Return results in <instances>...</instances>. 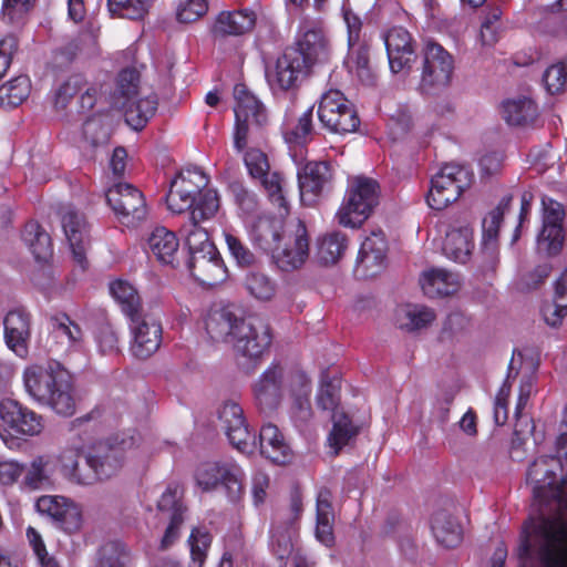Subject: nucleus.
<instances>
[{"mask_svg":"<svg viewBox=\"0 0 567 567\" xmlns=\"http://www.w3.org/2000/svg\"><path fill=\"white\" fill-rule=\"evenodd\" d=\"M272 342L270 326L259 317H249L239 322L234 349L249 360H258L268 352Z\"/></svg>","mask_w":567,"mask_h":567,"instance_id":"6ab92c4d","label":"nucleus"},{"mask_svg":"<svg viewBox=\"0 0 567 567\" xmlns=\"http://www.w3.org/2000/svg\"><path fill=\"white\" fill-rule=\"evenodd\" d=\"M110 293L130 320L142 316L141 298L135 287L126 280L117 279L110 284Z\"/></svg>","mask_w":567,"mask_h":567,"instance_id":"de8ad7c7","label":"nucleus"},{"mask_svg":"<svg viewBox=\"0 0 567 567\" xmlns=\"http://www.w3.org/2000/svg\"><path fill=\"white\" fill-rule=\"evenodd\" d=\"M511 200V196L503 197L482 221V249L491 257L496 252L499 226Z\"/></svg>","mask_w":567,"mask_h":567,"instance_id":"37998d69","label":"nucleus"},{"mask_svg":"<svg viewBox=\"0 0 567 567\" xmlns=\"http://www.w3.org/2000/svg\"><path fill=\"white\" fill-rule=\"evenodd\" d=\"M105 198L118 221L127 227L146 217L145 198L140 189L127 183H117L105 193Z\"/></svg>","mask_w":567,"mask_h":567,"instance_id":"a211bd4d","label":"nucleus"},{"mask_svg":"<svg viewBox=\"0 0 567 567\" xmlns=\"http://www.w3.org/2000/svg\"><path fill=\"white\" fill-rule=\"evenodd\" d=\"M330 492L321 489L316 504V539L323 546L331 548L334 545L333 523L334 514L330 501Z\"/></svg>","mask_w":567,"mask_h":567,"instance_id":"58836bf2","label":"nucleus"},{"mask_svg":"<svg viewBox=\"0 0 567 567\" xmlns=\"http://www.w3.org/2000/svg\"><path fill=\"white\" fill-rule=\"evenodd\" d=\"M218 416L229 443L239 452L251 454L259 447L260 453L275 464H286L291 460V449L279 429L270 423L265 424L257 440L256 433L249 429L243 408L236 401H226Z\"/></svg>","mask_w":567,"mask_h":567,"instance_id":"f03ea898","label":"nucleus"},{"mask_svg":"<svg viewBox=\"0 0 567 567\" xmlns=\"http://www.w3.org/2000/svg\"><path fill=\"white\" fill-rule=\"evenodd\" d=\"M34 0H3L1 16L2 19L13 25L23 22L25 14L32 8Z\"/></svg>","mask_w":567,"mask_h":567,"instance_id":"774afa93","label":"nucleus"},{"mask_svg":"<svg viewBox=\"0 0 567 567\" xmlns=\"http://www.w3.org/2000/svg\"><path fill=\"white\" fill-rule=\"evenodd\" d=\"M245 287L259 301H269L277 292V282L261 271H249L245 278Z\"/></svg>","mask_w":567,"mask_h":567,"instance_id":"6e6d98bb","label":"nucleus"},{"mask_svg":"<svg viewBox=\"0 0 567 567\" xmlns=\"http://www.w3.org/2000/svg\"><path fill=\"white\" fill-rule=\"evenodd\" d=\"M42 429L41 415L11 399L0 402V437L9 449L19 445L14 434L34 436L40 434Z\"/></svg>","mask_w":567,"mask_h":567,"instance_id":"9b49d317","label":"nucleus"},{"mask_svg":"<svg viewBox=\"0 0 567 567\" xmlns=\"http://www.w3.org/2000/svg\"><path fill=\"white\" fill-rule=\"evenodd\" d=\"M37 511L52 518L65 533H73L81 527L80 507L72 501L58 495H43L35 502Z\"/></svg>","mask_w":567,"mask_h":567,"instance_id":"b1692460","label":"nucleus"},{"mask_svg":"<svg viewBox=\"0 0 567 567\" xmlns=\"http://www.w3.org/2000/svg\"><path fill=\"white\" fill-rule=\"evenodd\" d=\"M317 113L322 126L331 133H352L360 125L353 104L339 90H330L322 94Z\"/></svg>","mask_w":567,"mask_h":567,"instance_id":"ddd939ff","label":"nucleus"},{"mask_svg":"<svg viewBox=\"0 0 567 567\" xmlns=\"http://www.w3.org/2000/svg\"><path fill=\"white\" fill-rule=\"evenodd\" d=\"M55 454L47 453L33 457L24 465L22 484L32 491L47 489L53 485L56 473Z\"/></svg>","mask_w":567,"mask_h":567,"instance_id":"7c9ffc66","label":"nucleus"},{"mask_svg":"<svg viewBox=\"0 0 567 567\" xmlns=\"http://www.w3.org/2000/svg\"><path fill=\"white\" fill-rule=\"evenodd\" d=\"M289 49L300 52L310 69L313 64L324 62L329 58L328 42L323 32L319 29L305 31L296 44L289 47Z\"/></svg>","mask_w":567,"mask_h":567,"instance_id":"c9c22d12","label":"nucleus"},{"mask_svg":"<svg viewBox=\"0 0 567 567\" xmlns=\"http://www.w3.org/2000/svg\"><path fill=\"white\" fill-rule=\"evenodd\" d=\"M147 251L161 264L175 266L179 241L175 233L165 227H156L147 237Z\"/></svg>","mask_w":567,"mask_h":567,"instance_id":"4c0bfd02","label":"nucleus"},{"mask_svg":"<svg viewBox=\"0 0 567 567\" xmlns=\"http://www.w3.org/2000/svg\"><path fill=\"white\" fill-rule=\"evenodd\" d=\"M140 73L135 68L123 69L116 78V85L111 95L112 105L123 106L127 101L138 96Z\"/></svg>","mask_w":567,"mask_h":567,"instance_id":"3c124183","label":"nucleus"},{"mask_svg":"<svg viewBox=\"0 0 567 567\" xmlns=\"http://www.w3.org/2000/svg\"><path fill=\"white\" fill-rule=\"evenodd\" d=\"M56 472L60 471L62 476L69 482L78 485H91L94 483V476L89 472L83 473L80 470L79 461L81 457V449H65L56 455Z\"/></svg>","mask_w":567,"mask_h":567,"instance_id":"49530a36","label":"nucleus"},{"mask_svg":"<svg viewBox=\"0 0 567 567\" xmlns=\"http://www.w3.org/2000/svg\"><path fill=\"white\" fill-rule=\"evenodd\" d=\"M223 235L229 255L239 266L248 267L255 262V255L238 236L230 230H224Z\"/></svg>","mask_w":567,"mask_h":567,"instance_id":"0e129e2a","label":"nucleus"},{"mask_svg":"<svg viewBox=\"0 0 567 567\" xmlns=\"http://www.w3.org/2000/svg\"><path fill=\"white\" fill-rule=\"evenodd\" d=\"M543 226L537 236V245L548 255L560 251L564 243L563 220L565 210L560 203L549 197H543Z\"/></svg>","mask_w":567,"mask_h":567,"instance_id":"412c9836","label":"nucleus"},{"mask_svg":"<svg viewBox=\"0 0 567 567\" xmlns=\"http://www.w3.org/2000/svg\"><path fill=\"white\" fill-rule=\"evenodd\" d=\"M502 107L504 120L514 126L532 124L538 116L537 104L527 96L506 100Z\"/></svg>","mask_w":567,"mask_h":567,"instance_id":"c03bdc74","label":"nucleus"},{"mask_svg":"<svg viewBox=\"0 0 567 567\" xmlns=\"http://www.w3.org/2000/svg\"><path fill=\"white\" fill-rule=\"evenodd\" d=\"M341 12L348 33V54L344 65L349 73L357 76L363 85H373L375 73L370 63V47L361 38L362 21L346 2L342 4Z\"/></svg>","mask_w":567,"mask_h":567,"instance_id":"423d86ee","label":"nucleus"},{"mask_svg":"<svg viewBox=\"0 0 567 567\" xmlns=\"http://www.w3.org/2000/svg\"><path fill=\"white\" fill-rule=\"evenodd\" d=\"M208 11V0H178L176 19L181 23H192L204 17Z\"/></svg>","mask_w":567,"mask_h":567,"instance_id":"69168bd1","label":"nucleus"},{"mask_svg":"<svg viewBox=\"0 0 567 567\" xmlns=\"http://www.w3.org/2000/svg\"><path fill=\"white\" fill-rule=\"evenodd\" d=\"M31 83L28 75H19L0 86V105L18 106L30 94Z\"/></svg>","mask_w":567,"mask_h":567,"instance_id":"5fc2aeb1","label":"nucleus"},{"mask_svg":"<svg viewBox=\"0 0 567 567\" xmlns=\"http://www.w3.org/2000/svg\"><path fill=\"white\" fill-rule=\"evenodd\" d=\"M473 174L457 164H445L431 179L426 202L435 210H442L458 199L470 187Z\"/></svg>","mask_w":567,"mask_h":567,"instance_id":"9d476101","label":"nucleus"},{"mask_svg":"<svg viewBox=\"0 0 567 567\" xmlns=\"http://www.w3.org/2000/svg\"><path fill=\"white\" fill-rule=\"evenodd\" d=\"M296 529L292 524L286 526H271L270 547L278 559L285 560L292 555V567H315L316 560L301 550H295L293 538Z\"/></svg>","mask_w":567,"mask_h":567,"instance_id":"cd10ccee","label":"nucleus"},{"mask_svg":"<svg viewBox=\"0 0 567 567\" xmlns=\"http://www.w3.org/2000/svg\"><path fill=\"white\" fill-rule=\"evenodd\" d=\"M141 435L136 431L123 433L101 441L86 455V464L90 467L89 474L96 480H107L115 475L121 468L124 460V452L138 446Z\"/></svg>","mask_w":567,"mask_h":567,"instance_id":"39448f33","label":"nucleus"},{"mask_svg":"<svg viewBox=\"0 0 567 567\" xmlns=\"http://www.w3.org/2000/svg\"><path fill=\"white\" fill-rule=\"evenodd\" d=\"M339 402L338 389L331 382L322 377L320 389L317 394V404L322 410H332V430L328 436L329 445L334 450V454L346 446L351 439L358 434V427L350 417L338 411L336 408Z\"/></svg>","mask_w":567,"mask_h":567,"instance_id":"dca6fc26","label":"nucleus"},{"mask_svg":"<svg viewBox=\"0 0 567 567\" xmlns=\"http://www.w3.org/2000/svg\"><path fill=\"white\" fill-rule=\"evenodd\" d=\"M157 97L154 94L145 97L136 96L123 106H115L124 113L126 124L135 131H140L153 117L157 110Z\"/></svg>","mask_w":567,"mask_h":567,"instance_id":"a19ab883","label":"nucleus"},{"mask_svg":"<svg viewBox=\"0 0 567 567\" xmlns=\"http://www.w3.org/2000/svg\"><path fill=\"white\" fill-rule=\"evenodd\" d=\"M298 185L300 189L301 200L313 202L329 182L331 174L330 168L324 162H308L297 173Z\"/></svg>","mask_w":567,"mask_h":567,"instance_id":"72a5a7b5","label":"nucleus"},{"mask_svg":"<svg viewBox=\"0 0 567 567\" xmlns=\"http://www.w3.org/2000/svg\"><path fill=\"white\" fill-rule=\"evenodd\" d=\"M190 563L188 567H203L212 545V535L205 528L195 527L188 537Z\"/></svg>","mask_w":567,"mask_h":567,"instance_id":"13d9d810","label":"nucleus"},{"mask_svg":"<svg viewBox=\"0 0 567 567\" xmlns=\"http://www.w3.org/2000/svg\"><path fill=\"white\" fill-rule=\"evenodd\" d=\"M473 249V230L470 227L454 228L446 233L442 250L450 260L465 264L470 259Z\"/></svg>","mask_w":567,"mask_h":567,"instance_id":"ea45409f","label":"nucleus"},{"mask_svg":"<svg viewBox=\"0 0 567 567\" xmlns=\"http://www.w3.org/2000/svg\"><path fill=\"white\" fill-rule=\"evenodd\" d=\"M435 319L434 311L423 305L408 303L396 310V323L408 332L426 328Z\"/></svg>","mask_w":567,"mask_h":567,"instance_id":"a18cd8bd","label":"nucleus"},{"mask_svg":"<svg viewBox=\"0 0 567 567\" xmlns=\"http://www.w3.org/2000/svg\"><path fill=\"white\" fill-rule=\"evenodd\" d=\"M567 313V268L555 282L554 300L542 308L545 322L557 327Z\"/></svg>","mask_w":567,"mask_h":567,"instance_id":"09e8293b","label":"nucleus"},{"mask_svg":"<svg viewBox=\"0 0 567 567\" xmlns=\"http://www.w3.org/2000/svg\"><path fill=\"white\" fill-rule=\"evenodd\" d=\"M23 384L32 400L49 406L56 414L71 416L75 412L73 385L69 374L59 363L32 365L23 372Z\"/></svg>","mask_w":567,"mask_h":567,"instance_id":"7ed1b4c3","label":"nucleus"},{"mask_svg":"<svg viewBox=\"0 0 567 567\" xmlns=\"http://www.w3.org/2000/svg\"><path fill=\"white\" fill-rule=\"evenodd\" d=\"M154 0H107L112 16L128 20H140L148 12Z\"/></svg>","mask_w":567,"mask_h":567,"instance_id":"4d7b16f0","label":"nucleus"},{"mask_svg":"<svg viewBox=\"0 0 567 567\" xmlns=\"http://www.w3.org/2000/svg\"><path fill=\"white\" fill-rule=\"evenodd\" d=\"M420 285L425 296L437 298L456 292L460 279L457 274L437 268L423 272Z\"/></svg>","mask_w":567,"mask_h":567,"instance_id":"e433bc0d","label":"nucleus"},{"mask_svg":"<svg viewBox=\"0 0 567 567\" xmlns=\"http://www.w3.org/2000/svg\"><path fill=\"white\" fill-rule=\"evenodd\" d=\"M62 229L70 245L72 256L76 265L84 270L86 260L85 224L81 214L71 206L64 208L61 217Z\"/></svg>","mask_w":567,"mask_h":567,"instance_id":"bb28decb","label":"nucleus"},{"mask_svg":"<svg viewBox=\"0 0 567 567\" xmlns=\"http://www.w3.org/2000/svg\"><path fill=\"white\" fill-rule=\"evenodd\" d=\"M159 519L168 522L161 539V548L167 549L179 536V528L184 522L185 506L182 502V489L178 485H168L157 502Z\"/></svg>","mask_w":567,"mask_h":567,"instance_id":"4be33fe9","label":"nucleus"},{"mask_svg":"<svg viewBox=\"0 0 567 567\" xmlns=\"http://www.w3.org/2000/svg\"><path fill=\"white\" fill-rule=\"evenodd\" d=\"M286 373L278 362H272L252 384L254 396L262 412H272L279 405L287 390L289 378L295 373Z\"/></svg>","mask_w":567,"mask_h":567,"instance_id":"aec40b11","label":"nucleus"},{"mask_svg":"<svg viewBox=\"0 0 567 567\" xmlns=\"http://www.w3.org/2000/svg\"><path fill=\"white\" fill-rule=\"evenodd\" d=\"M22 240L37 261H47L52 256L50 235L35 221H29L22 231Z\"/></svg>","mask_w":567,"mask_h":567,"instance_id":"8fccbe9b","label":"nucleus"},{"mask_svg":"<svg viewBox=\"0 0 567 567\" xmlns=\"http://www.w3.org/2000/svg\"><path fill=\"white\" fill-rule=\"evenodd\" d=\"M309 71L302 54L287 48L274 65L266 66L265 76L271 92L278 94L297 87Z\"/></svg>","mask_w":567,"mask_h":567,"instance_id":"f3484780","label":"nucleus"},{"mask_svg":"<svg viewBox=\"0 0 567 567\" xmlns=\"http://www.w3.org/2000/svg\"><path fill=\"white\" fill-rule=\"evenodd\" d=\"M557 456L539 455L529 463L526 484L535 503L550 515L529 517L520 528L519 567H567V475Z\"/></svg>","mask_w":567,"mask_h":567,"instance_id":"f257e3e1","label":"nucleus"},{"mask_svg":"<svg viewBox=\"0 0 567 567\" xmlns=\"http://www.w3.org/2000/svg\"><path fill=\"white\" fill-rule=\"evenodd\" d=\"M348 247V238L344 233L336 230L328 233L318 239V258L326 265L336 264Z\"/></svg>","mask_w":567,"mask_h":567,"instance_id":"603ef678","label":"nucleus"},{"mask_svg":"<svg viewBox=\"0 0 567 567\" xmlns=\"http://www.w3.org/2000/svg\"><path fill=\"white\" fill-rule=\"evenodd\" d=\"M313 106L308 107L301 116L298 118V123L292 128H286L284 131V137L286 143L295 145H305L310 141L313 125Z\"/></svg>","mask_w":567,"mask_h":567,"instance_id":"052dcab7","label":"nucleus"},{"mask_svg":"<svg viewBox=\"0 0 567 567\" xmlns=\"http://www.w3.org/2000/svg\"><path fill=\"white\" fill-rule=\"evenodd\" d=\"M256 21L257 16L251 9L221 11L216 17L212 31L215 37H237L250 32Z\"/></svg>","mask_w":567,"mask_h":567,"instance_id":"2f4dec72","label":"nucleus"},{"mask_svg":"<svg viewBox=\"0 0 567 567\" xmlns=\"http://www.w3.org/2000/svg\"><path fill=\"white\" fill-rule=\"evenodd\" d=\"M3 328L8 348L19 358H27L30 339L29 313L22 308L10 310L4 317Z\"/></svg>","mask_w":567,"mask_h":567,"instance_id":"a878e982","label":"nucleus"},{"mask_svg":"<svg viewBox=\"0 0 567 567\" xmlns=\"http://www.w3.org/2000/svg\"><path fill=\"white\" fill-rule=\"evenodd\" d=\"M421 58L420 91L433 94L446 87L454 70L453 56L441 44L429 40L423 45Z\"/></svg>","mask_w":567,"mask_h":567,"instance_id":"1a4fd4ad","label":"nucleus"},{"mask_svg":"<svg viewBox=\"0 0 567 567\" xmlns=\"http://www.w3.org/2000/svg\"><path fill=\"white\" fill-rule=\"evenodd\" d=\"M310 393L311 384L308 375L302 371H296L289 378V394L292 398L290 416L297 427L311 417Z\"/></svg>","mask_w":567,"mask_h":567,"instance_id":"c756f323","label":"nucleus"},{"mask_svg":"<svg viewBox=\"0 0 567 567\" xmlns=\"http://www.w3.org/2000/svg\"><path fill=\"white\" fill-rule=\"evenodd\" d=\"M234 97L236 104L234 147L243 152L247 144V136L250 124L261 126L267 122V113L260 101L248 92L244 84H237L234 87Z\"/></svg>","mask_w":567,"mask_h":567,"instance_id":"2eb2a0df","label":"nucleus"},{"mask_svg":"<svg viewBox=\"0 0 567 567\" xmlns=\"http://www.w3.org/2000/svg\"><path fill=\"white\" fill-rule=\"evenodd\" d=\"M131 342L130 352L136 359H147L159 348L162 342V326L156 320L140 316L130 320Z\"/></svg>","mask_w":567,"mask_h":567,"instance_id":"5701e85b","label":"nucleus"},{"mask_svg":"<svg viewBox=\"0 0 567 567\" xmlns=\"http://www.w3.org/2000/svg\"><path fill=\"white\" fill-rule=\"evenodd\" d=\"M432 534L446 548L456 547L463 538L460 523L446 511H439L431 520Z\"/></svg>","mask_w":567,"mask_h":567,"instance_id":"79ce46f5","label":"nucleus"},{"mask_svg":"<svg viewBox=\"0 0 567 567\" xmlns=\"http://www.w3.org/2000/svg\"><path fill=\"white\" fill-rule=\"evenodd\" d=\"M280 243L271 251L272 259L282 271L300 268L309 256V237L307 227L300 219L286 223Z\"/></svg>","mask_w":567,"mask_h":567,"instance_id":"f8f14e48","label":"nucleus"},{"mask_svg":"<svg viewBox=\"0 0 567 567\" xmlns=\"http://www.w3.org/2000/svg\"><path fill=\"white\" fill-rule=\"evenodd\" d=\"M243 320L227 308L213 310L205 321L206 332L213 341L233 343L234 346L237 328Z\"/></svg>","mask_w":567,"mask_h":567,"instance_id":"f704fd0d","label":"nucleus"},{"mask_svg":"<svg viewBox=\"0 0 567 567\" xmlns=\"http://www.w3.org/2000/svg\"><path fill=\"white\" fill-rule=\"evenodd\" d=\"M279 209L277 206H275ZM279 216L261 215L256 218L251 225L250 239L252 244L265 252H271L275 247L281 243L282 233L286 224H284L282 217L287 214H281L278 210Z\"/></svg>","mask_w":567,"mask_h":567,"instance_id":"c85d7f7f","label":"nucleus"},{"mask_svg":"<svg viewBox=\"0 0 567 567\" xmlns=\"http://www.w3.org/2000/svg\"><path fill=\"white\" fill-rule=\"evenodd\" d=\"M190 275L204 285H217L227 278V268L218 250L215 254L189 258L187 264Z\"/></svg>","mask_w":567,"mask_h":567,"instance_id":"473e14b6","label":"nucleus"},{"mask_svg":"<svg viewBox=\"0 0 567 567\" xmlns=\"http://www.w3.org/2000/svg\"><path fill=\"white\" fill-rule=\"evenodd\" d=\"M208 177L199 167H187L179 172V174L172 181L176 187L188 189L189 194L197 197L196 204L200 200L207 192H216L215 189L207 188Z\"/></svg>","mask_w":567,"mask_h":567,"instance_id":"864d4df0","label":"nucleus"},{"mask_svg":"<svg viewBox=\"0 0 567 567\" xmlns=\"http://www.w3.org/2000/svg\"><path fill=\"white\" fill-rule=\"evenodd\" d=\"M87 81L82 73H73L60 82L54 90V105L64 109L85 86Z\"/></svg>","mask_w":567,"mask_h":567,"instance_id":"bf43d9fd","label":"nucleus"},{"mask_svg":"<svg viewBox=\"0 0 567 567\" xmlns=\"http://www.w3.org/2000/svg\"><path fill=\"white\" fill-rule=\"evenodd\" d=\"M543 82L549 94H558L567 85V59L548 66L543 75Z\"/></svg>","mask_w":567,"mask_h":567,"instance_id":"e2e57ef3","label":"nucleus"},{"mask_svg":"<svg viewBox=\"0 0 567 567\" xmlns=\"http://www.w3.org/2000/svg\"><path fill=\"white\" fill-rule=\"evenodd\" d=\"M197 197L189 194L188 189L176 187L171 183L169 192L166 196L167 207L171 212L182 214L186 210L190 212L195 208Z\"/></svg>","mask_w":567,"mask_h":567,"instance_id":"338daca9","label":"nucleus"},{"mask_svg":"<svg viewBox=\"0 0 567 567\" xmlns=\"http://www.w3.org/2000/svg\"><path fill=\"white\" fill-rule=\"evenodd\" d=\"M244 163L251 178L260 181L271 205L277 206L281 214H287L290 207L284 178L278 172L269 173L270 165L266 153L250 147L244 155Z\"/></svg>","mask_w":567,"mask_h":567,"instance_id":"4468645a","label":"nucleus"},{"mask_svg":"<svg viewBox=\"0 0 567 567\" xmlns=\"http://www.w3.org/2000/svg\"><path fill=\"white\" fill-rule=\"evenodd\" d=\"M219 209L217 192L203 195L195 208L189 212L187 220L179 227V234L185 240L189 258L216 252L215 245L209 240L208 233L200 224L212 219Z\"/></svg>","mask_w":567,"mask_h":567,"instance_id":"20e7f679","label":"nucleus"},{"mask_svg":"<svg viewBox=\"0 0 567 567\" xmlns=\"http://www.w3.org/2000/svg\"><path fill=\"white\" fill-rule=\"evenodd\" d=\"M391 72L410 70L416 54L411 33L403 27H392L382 35Z\"/></svg>","mask_w":567,"mask_h":567,"instance_id":"393cba45","label":"nucleus"},{"mask_svg":"<svg viewBox=\"0 0 567 567\" xmlns=\"http://www.w3.org/2000/svg\"><path fill=\"white\" fill-rule=\"evenodd\" d=\"M379 203V185L369 177H355L349 186L344 203L337 213L340 225L359 227Z\"/></svg>","mask_w":567,"mask_h":567,"instance_id":"6e6552de","label":"nucleus"},{"mask_svg":"<svg viewBox=\"0 0 567 567\" xmlns=\"http://www.w3.org/2000/svg\"><path fill=\"white\" fill-rule=\"evenodd\" d=\"M125 546L120 540H111L101 546L93 567H123Z\"/></svg>","mask_w":567,"mask_h":567,"instance_id":"680f3d73","label":"nucleus"},{"mask_svg":"<svg viewBox=\"0 0 567 567\" xmlns=\"http://www.w3.org/2000/svg\"><path fill=\"white\" fill-rule=\"evenodd\" d=\"M244 471L234 461L205 462L198 465L195 481L203 492L221 488L230 503L244 495Z\"/></svg>","mask_w":567,"mask_h":567,"instance_id":"0eeeda50","label":"nucleus"}]
</instances>
